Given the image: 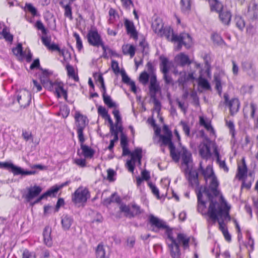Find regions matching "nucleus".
Segmentation results:
<instances>
[{"label": "nucleus", "instance_id": "nucleus-1", "mask_svg": "<svg viewBox=\"0 0 258 258\" xmlns=\"http://www.w3.org/2000/svg\"><path fill=\"white\" fill-rule=\"evenodd\" d=\"M175 154L178 156V160H173L178 162L181 158L182 164L186 166V168L184 170L186 178L188 180L189 185L193 188H196L198 190L197 191L198 202V210H203L206 207V202L202 200V187H200L198 173L196 170L189 169V164L191 161V154L184 147H182L180 149L177 150L175 149Z\"/></svg>", "mask_w": 258, "mask_h": 258}, {"label": "nucleus", "instance_id": "nucleus-2", "mask_svg": "<svg viewBox=\"0 0 258 258\" xmlns=\"http://www.w3.org/2000/svg\"><path fill=\"white\" fill-rule=\"evenodd\" d=\"M204 192L208 196L210 201L207 214L213 222L215 223L218 221L219 229L224 233L228 231L224 222L230 220L229 213L230 207L223 199L221 203L214 201L211 194L208 190L205 189Z\"/></svg>", "mask_w": 258, "mask_h": 258}, {"label": "nucleus", "instance_id": "nucleus-3", "mask_svg": "<svg viewBox=\"0 0 258 258\" xmlns=\"http://www.w3.org/2000/svg\"><path fill=\"white\" fill-rule=\"evenodd\" d=\"M156 33L161 36H164L168 40L174 43H177L176 50H180L182 46L186 48L190 47L192 44V38L188 33H181L179 35L174 34L173 29L170 27H163L162 25H158L154 28Z\"/></svg>", "mask_w": 258, "mask_h": 258}, {"label": "nucleus", "instance_id": "nucleus-4", "mask_svg": "<svg viewBox=\"0 0 258 258\" xmlns=\"http://www.w3.org/2000/svg\"><path fill=\"white\" fill-rule=\"evenodd\" d=\"M189 237L184 233L168 230L166 242L171 257H180L181 253L179 244H181L183 248L186 249L189 247Z\"/></svg>", "mask_w": 258, "mask_h": 258}, {"label": "nucleus", "instance_id": "nucleus-5", "mask_svg": "<svg viewBox=\"0 0 258 258\" xmlns=\"http://www.w3.org/2000/svg\"><path fill=\"white\" fill-rule=\"evenodd\" d=\"M41 82L43 87L50 91H52L57 96V98L63 96L67 100L68 97L67 92L63 88L61 82L50 81L47 77H41Z\"/></svg>", "mask_w": 258, "mask_h": 258}, {"label": "nucleus", "instance_id": "nucleus-6", "mask_svg": "<svg viewBox=\"0 0 258 258\" xmlns=\"http://www.w3.org/2000/svg\"><path fill=\"white\" fill-rule=\"evenodd\" d=\"M75 119L79 141L83 143L85 142L83 131L87 124V117L81 114L79 111H76Z\"/></svg>", "mask_w": 258, "mask_h": 258}, {"label": "nucleus", "instance_id": "nucleus-7", "mask_svg": "<svg viewBox=\"0 0 258 258\" xmlns=\"http://www.w3.org/2000/svg\"><path fill=\"white\" fill-rule=\"evenodd\" d=\"M149 222L152 229V231L158 232L160 229L165 230V234L167 235V231L168 230L173 231L166 223L165 221L159 219L151 215L149 216Z\"/></svg>", "mask_w": 258, "mask_h": 258}, {"label": "nucleus", "instance_id": "nucleus-8", "mask_svg": "<svg viewBox=\"0 0 258 258\" xmlns=\"http://www.w3.org/2000/svg\"><path fill=\"white\" fill-rule=\"evenodd\" d=\"M17 101L21 108H25L29 105L31 101L30 92L26 90H21L17 94Z\"/></svg>", "mask_w": 258, "mask_h": 258}, {"label": "nucleus", "instance_id": "nucleus-9", "mask_svg": "<svg viewBox=\"0 0 258 258\" xmlns=\"http://www.w3.org/2000/svg\"><path fill=\"white\" fill-rule=\"evenodd\" d=\"M89 197L88 189L79 187L73 195L72 200L76 204L85 203Z\"/></svg>", "mask_w": 258, "mask_h": 258}, {"label": "nucleus", "instance_id": "nucleus-10", "mask_svg": "<svg viewBox=\"0 0 258 258\" xmlns=\"http://www.w3.org/2000/svg\"><path fill=\"white\" fill-rule=\"evenodd\" d=\"M87 38L90 45L99 47L103 41L100 35L96 30H90L87 35Z\"/></svg>", "mask_w": 258, "mask_h": 258}, {"label": "nucleus", "instance_id": "nucleus-11", "mask_svg": "<svg viewBox=\"0 0 258 258\" xmlns=\"http://www.w3.org/2000/svg\"><path fill=\"white\" fill-rule=\"evenodd\" d=\"M172 136H166L163 135H160V141H161V144L168 146L170 150V156L173 160H178V156L175 154V147L171 141Z\"/></svg>", "mask_w": 258, "mask_h": 258}, {"label": "nucleus", "instance_id": "nucleus-12", "mask_svg": "<svg viewBox=\"0 0 258 258\" xmlns=\"http://www.w3.org/2000/svg\"><path fill=\"white\" fill-rule=\"evenodd\" d=\"M149 92L150 97L157 96V94L160 91V87L158 83L156 74H152L150 77Z\"/></svg>", "mask_w": 258, "mask_h": 258}, {"label": "nucleus", "instance_id": "nucleus-13", "mask_svg": "<svg viewBox=\"0 0 258 258\" xmlns=\"http://www.w3.org/2000/svg\"><path fill=\"white\" fill-rule=\"evenodd\" d=\"M26 189L27 192L24 195L23 197L27 202H30L34 198L37 197L42 191L41 187L37 185L27 187Z\"/></svg>", "mask_w": 258, "mask_h": 258}, {"label": "nucleus", "instance_id": "nucleus-14", "mask_svg": "<svg viewBox=\"0 0 258 258\" xmlns=\"http://www.w3.org/2000/svg\"><path fill=\"white\" fill-rule=\"evenodd\" d=\"M195 80L194 73H190L187 75L185 72H181L179 73V77L178 79L177 82L179 86L184 87L186 83L189 81H193Z\"/></svg>", "mask_w": 258, "mask_h": 258}, {"label": "nucleus", "instance_id": "nucleus-15", "mask_svg": "<svg viewBox=\"0 0 258 258\" xmlns=\"http://www.w3.org/2000/svg\"><path fill=\"white\" fill-rule=\"evenodd\" d=\"M2 38L7 41L12 42L13 35L10 33L9 28L4 23L0 22V39Z\"/></svg>", "mask_w": 258, "mask_h": 258}, {"label": "nucleus", "instance_id": "nucleus-16", "mask_svg": "<svg viewBox=\"0 0 258 258\" xmlns=\"http://www.w3.org/2000/svg\"><path fill=\"white\" fill-rule=\"evenodd\" d=\"M231 13L227 10H222L219 13V17L221 22L225 25L229 26L231 19Z\"/></svg>", "mask_w": 258, "mask_h": 258}, {"label": "nucleus", "instance_id": "nucleus-17", "mask_svg": "<svg viewBox=\"0 0 258 258\" xmlns=\"http://www.w3.org/2000/svg\"><path fill=\"white\" fill-rule=\"evenodd\" d=\"M11 171L14 174V175H34L36 173V171H25L21 167L17 166L12 163L11 167Z\"/></svg>", "mask_w": 258, "mask_h": 258}, {"label": "nucleus", "instance_id": "nucleus-18", "mask_svg": "<svg viewBox=\"0 0 258 258\" xmlns=\"http://www.w3.org/2000/svg\"><path fill=\"white\" fill-rule=\"evenodd\" d=\"M124 26L125 27L126 32L128 34H130L131 37L134 38H137L138 33L136 31L134 23L127 19H125L124 21Z\"/></svg>", "mask_w": 258, "mask_h": 258}, {"label": "nucleus", "instance_id": "nucleus-19", "mask_svg": "<svg viewBox=\"0 0 258 258\" xmlns=\"http://www.w3.org/2000/svg\"><path fill=\"white\" fill-rule=\"evenodd\" d=\"M72 3L69 2L67 0H61L59 2L60 6L64 10V15L70 20L73 19L72 9L71 7Z\"/></svg>", "mask_w": 258, "mask_h": 258}, {"label": "nucleus", "instance_id": "nucleus-20", "mask_svg": "<svg viewBox=\"0 0 258 258\" xmlns=\"http://www.w3.org/2000/svg\"><path fill=\"white\" fill-rule=\"evenodd\" d=\"M51 228L49 226H46L43 232V241L44 244L47 246L50 247L52 245V239L51 237Z\"/></svg>", "mask_w": 258, "mask_h": 258}, {"label": "nucleus", "instance_id": "nucleus-21", "mask_svg": "<svg viewBox=\"0 0 258 258\" xmlns=\"http://www.w3.org/2000/svg\"><path fill=\"white\" fill-rule=\"evenodd\" d=\"M199 153L203 158H209L211 156L210 146L205 143L201 144L199 147Z\"/></svg>", "mask_w": 258, "mask_h": 258}, {"label": "nucleus", "instance_id": "nucleus-22", "mask_svg": "<svg viewBox=\"0 0 258 258\" xmlns=\"http://www.w3.org/2000/svg\"><path fill=\"white\" fill-rule=\"evenodd\" d=\"M214 153L216 157V161L218 164L220 168L224 170L225 172L228 171V168L226 165L225 160H221L220 159V153L218 150V147L216 145L214 146Z\"/></svg>", "mask_w": 258, "mask_h": 258}, {"label": "nucleus", "instance_id": "nucleus-23", "mask_svg": "<svg viewBox=\"0 0 258 258\" xmlns=\"http://www.w3.org/2000/svg\"><path fill=\"white\" fill-rule=\"evenodd\" d=\"M242 165H238V172L236 174L237 177L239 180H243L246 176L247 168L244 158L242 160Z\"/></svg>", "mask_w": 258, "mask_h": 258}, {"label": "nucleus", "instance_id": "nucleus-24", "mask_svg": "<svg viewBox=\"0 0 258 258\" xmlns=\"http://www.w3.org/2000/svg\"><path fill=\"white\" fill-rule=\"evenodd\" d=\"M227 105L229 107L231 115H234L239 110L240 102L238 99L233 98L229 101Z\"/></svg>", "mask_w": 258, "mask_h": 258}, {"label": "nucleus", "instance_id": "nucleus-25", "mask_svg": "<svg viewBox=\"0 0 258 258\" xmlns=\"http://www.w3.org/2000/svg\"><path fill=\"white\" fill-rule=\"evenodd\" d=\"M191 0H180V9L182 13L187 15L188 14L191 9Z\"/></svg>", "mask_w": 258, "mask_h": 258}, {"label": "nucleus", "instance_id": "nucleus-26", "mask_svg": "<svg viewBox=\"0 0 258 258\" xmlns=\"http://www.w3.org/2000/svg\"><path fill=\"white\" fill-rule=\"evenodd\" d=\"M199 170L202 172V173L203 175L206 182H207L208 179H210L212 178V176H215L213 169L210 165L207 166L206 168L204 169L202 166V164L200 163Z\"/></svg>", "mask_w": 258, "mask_h": 258}, {"label": "nucleus", "instance_id": "nucleus-27", "mask_svg": "<svg viewBox=\"0 0 258 258\" xmlns=\"http://www.w3.org/2000/svg\"><path fill=\"white\" fill-rule=\"evenodd\" d=\"M210 183L209 185V189L211 192L215 196L219 195V191L217 190V188L219 185V182L215 176H212V178H210Z\"/></svg>", "mask_w": 258, "mask_h": 258}, {"label": "nucleus", "instance_id": "nucleus-28", "mask_svg": "<svg viewBox=\"0 0 258 258\" xmlns=\"http://www.w3.org/2000/svg\"><path fill=\"white\" fill-rule=\"evenodd\" d=\"M81 149L82 150V154L86 158H91L94 154V150L87 145L81 143Z\"/></svg>", "mask_w": 258, "mask_h": 258}, {"label": "nucleus", "instance_id": "nucleus-29", "mask_svg": "<svg viewBox=\"0 0 258 258\" xmlns=\"http://www.w3.org/2000/svg\"><path fill=\"white\" fill-rule=\"evenodd\" d=\"M61 223L63 229L68 230L73 223V218L68 215L63 216L62 217Z\"/></svg>", "mask_w": 258, "mask_h": 258}, {"label": "nucleus", "instance_id": "nucleus-30", "mask_svg": "<svg viewBox=\"0 0 258 258\" xmlns=\"http://www.w3.org/2000/svg\"><path fill=\"white\" fill-rule=\"evenodd\" d=\"M121 202L120 197L117 195L116 192L112 194L110 197L104 200V204L108 205L112 203H116L120 204Z\"/></svg>", "mask_w": 258, "mask_h": 258}, {"label": "nucleus", "instance_id": "nucleus-31", "mask_svg": "<svg viewBox=\"0 0 258 258\" xmlns=\"http://www.w3.org/2000/svg\"><path fill=\"white\" fill-rule=\"evenodd\" d=\"M102 92V97L104 103L109 107L112 108L116 107V103L114 102L111 97L106 94V90H101Z\"/></svg>", "mask_w": 258, "mask_h": 258}, {"label": "nucleus", "instance_id": "nucleus-32", "mask_svg": "<svg viewBox=\"0 0 258 258\" xmlns=\"http://www.w3.org/2000/svg\"><path fill=\"white\" fill-rule=\"evenodd\" d=\"M212 11H216L218 13L223 9L222 4L218 0H208Z\"/></svg>", "mask_w": 258, "mask_h": 258}, {"label": "nucleus", "instance_id": "nucleus-33", "mask_svg": "<svg viewBox=\"0 0 258 258\" xmlns=\"http://www.w3.org/2000/svg\"><path fill=\"white\" fill-rule=\"evenodd\" d=\"M122 52L125 55L129 54L131 57H133L135 54L136 48L132 45L128 44H124L122 46Z\"/></svg>", "mask_w": 258, "mask_h": 258}, {"label": "nucleus", "instance_id": "nucleus-34", "mask_svg": "<svg viewBox=\"0 0 258 258\" xmlns=\"http://www.w3.org/2000/svg\"><path fill=\"white\" fill-rule=\"evenodd\" d=\"M176 60L180 63L181 66H184L186 64H189L191 61L188 56L183 53H181L176 57Z\"/></svg>", "mask_w": 258, "mask_h": 258}, {"label": "nucleus", "instance_id": "nucleus-35", "mask_svg": "<svg viewBox=\"0 0 258 258\" xmlns=\"http://www.w3.org/2000/svg\"><path fill=\"white\" fill-rule=\"evenodd\" d=\"M131 159L134 160V162H136L137 161L138 162L139 164H141L142 159V149L140 148H137L135 151L131 154Z\"/></svg>", "mask_w": 258, "mask_h": 258}, {"label": "nucleus", "instance_id": "nucleus-36", "mask_svg": "<svg viewBox=\"0 0 258 258\" xmlns=\"http://www.w3.org/2000/svg\"><path fill=\"white\" fill-rule=\"evenodd\" d=\"M120 212L124 213L126 217L132 218H133V214L132 213L131 210L128 206L124 204H120L119 206Z\"/></svg>", "mask_w": 258, "mask_h": 258}, {"label": "nucleus", "instance_id": "nucleus-37", "mask_svg": "<svg viewBox=\"0 0 258 258\" xmlns=\"http://www.w3.org/2000/svg\"><path fill=\"white\" fill-rule=\"evenodd\" d=\"M97 258H108L106 255V252L103 245L99 244L97 247L96 250Z\"/></svg>", "mask_w": 258, "mask_h": 258}, {"label": "nucleus", "instance_id": "nucleus-38", "mask_svg": "<svg viewBox=\"0 0 258 258\" xmlns=\"http://www.w3.org/2000/svg\"><path fill=\"white\" fill-rule=\"evenodd\" d=\"M112 113L116 119V126H117L118 124L121 122V117L120 115L119 111L118 109H114L112 111ZM116 127L118 128L119 131L121 132L122 131L121 126H116Z\"/></svg>", "mask_w": 258, "mask_h": 258}, {"label": "nucleus", "instance_id": "nucleus-39", "mask_svg": "<svg viewBox=\"0 0 258 258\" xmlns=\"http://www.w3.org/2000/svg\"><path fill=\"white\" fill-rule=\"evenodd\" d=\"M234 20L236 27L239 30H242L245 27V23L242 18L240 16H236Z\"/></svg>", "mask_w": 258, "mask_h": 258}, {"label": "nucleus", "instance_id": "nucleus-40", "mask_svg": "<svg viewBox=\"0 0 258 258\" xmlns=\"http://www.w3.org/2000/svg\"><path fill=\"white\" fill-rule=\"evenodd\" d=\"M168 60L166 58L162 59L161 63V70L162 73L164 74L168 73L169 68L168 67Z\"/></svg>", "mask_w": 258, "mask_h": 258}, {"label": "nucleus", "instance_id": "nucleus-41", "mask_svg": "<svg viewBox=\"0 0 258 258\" xmlns=\"http://www.w3.org/2000/svg\"><path fill=\"white\" fill-rule=\"evenodd\" d=\"M150 76L146 72H142L139 77L140 82L144 85H146L148 82Z\"/></svg>", "mask_w": 258, "mask_h": 258}, {"label": "nucleus", "instance_id": "nucleus-42", "mask_svg": "<svg viewBox=\"0 0 258 258\" xmlns=\"http://www.w3.org/2000/svg\"><path fill=\"white\" fill-rule=\"evenodd\" d=\"M66 69L67 70L68 75L70 77L73 78L76 81L79 80L78 77H76L74 69L72 66L68 64L66 66Z\"/></svg>", "mask_w": 258, "mask_h": 258}, {"label": "nucleus", "instance_id": "nucleus-43", "mask_svg": "<svg viewBox=\"0 0 258 258\" xmlns=\"http://www.w3.org/2000/svg\"><path fill=\"white\" fill-rule=\"evenodd\" d=\"M152 99L154 104V109L158 113H159L161 110V103L159 100L157 98V96L154 97H151Z\"/></svg>", "mask_w": 258, "mask_h": 258}, {"label": "nucleus", "instance_id": "nucleus-44", "mask_svg": "<svg viewBox=\"0 0 258 258\" xmlns=\"http://www.w3.org/2000/svg\"><path fill=\"white\" fill-rule=\"evenodd\" d=\"M26 10L30 12L32 16H35L37 15L36 9L30 3H26L25 4Z\"/></svg>", "mask_w": 258, "mask_h": 258}, {"label": "nucleus", "instance_id": "nucleus-45", "mask_svg": "<svg viewBox=\"0 0 258 258\" xmlns=\"http://www.w3.org/2000/svg\"><path fill=\"white\" fill-rule=\"evenodd\" d=\"M59 190L58 188H57L56 185L53 186L51 187L49 190H48L46 192L44 193V195L46 198L48 196H54L55 194Z\"/></svg>", "mask_w": 258, "mask_h": 258}, {"label": "nucleus", "instance_id": "nucleus-46", "mask_svg": "<svg viewBox=\"0 0 258 258\" xmlns=\"http://www.w3.org/2000/svg\"><path fill=\"white\" fill-rule=\"evenodd\" d=\"M74 37L75 38L76 40V46L78 49L80 51L83 48V43L79 35L76 32L74 33L73 34Z\"/></svg>", "mask_w": 258, "mask_h": 258}, {"label": "nucleus", "instance_id": "nucleus-47", "mask_svg": "<svg viewBox=\"0 0 258 258\" xmlns=\"http://www.w3.org/2000/svg\"><path fill=\"white\" fill-rule=\"evenodd\" d=\"M35 27L38 30H41L43 35H46L47 31L41 21L38 20L36 21L35 23Z\"/></svg>", "mask_w": 258, "mask_h": 258}, {"label": "nucleus", "instance_id": "nucleus-48", "mask_svg": "<svg viewBox=\"0 0 258 258\" xmlns=\"http://www.w3.org/2000/svg\"><path fill=\"white\" fill-rule=\"evenodd\" d=\"M139 47L141 48V49L143 53L146 54L147 53V51L148 50V45L145 39H143L140 42Z\"/></svg>", "mask_w": 258, "mask_h": 258}, {"label": "nucleus", "instance_id": "nucleus-49", "mask_svg": "<svg viewBox=\"0 0 258 258\" xmlns=\"http://www.w3.org/2000/svg\"><path fill=\"white\" fill-rule=\"evenodd\" d=\"M199 85L204 89L209 90L211 88L208 81L204 78H201L199 80Z\"/></svg>", "mask_w": 258, "mask_h": 258}, {"label": "nucleus", "instance_id": "nucleus-50", "mask_svg": "<svg viewBox=\"0 0 258 258\" xmlns=\"http://www.w3.org/2000/svg\"><path fill=\"white\" fill-rule=\"evenodd\" d=\"M22 258H36V256L34 252L25 249L23 252Z\"/></svg>", "mask_w": 258, "mask_h": 258}, {"label": "nucleus", "instance_id": "nucleus-51", "mask_svg": "<svg viewBox=\"0 0 258 258\" xmlns=\"http://www.w3.org/2000/svg\"><path fill=\"white\" fill-rule=\"evenodd\" d=\"M22 136L24 140L26 141L31 140L33 142V139L31 133L27 132L26 130H23Z\"/></svg>", "mask_w": 258, "mask_h": 258}, {"label": "nucleus", "instance_id": "nucleus-52", "mask_svg": "<svg viewBox=\"0 0 258 258\" xmlns=\"http://www.w3.org/2000/svg\"><path fill=\"white\" fill-rule=\"evenodd\" d=\"M132 210H131V211L132 213L133 214V217L141 213L140 207L137 205L135 204H133L132 206Z\"/></svg>", "mask_w": 258, "mask_h": 258}, {"label": "nucleus", "instance_id": "nucleus-53", "mask_svg": "<svg viewBox=\"0 0 258 258\" xmlns=\"http://www.w3.org/2000/svg\"><path fill=\"white\" fill-rule=\"evenodd\" d=\"M180 123L182 126V130H183L184 133H185V134L187 136H189L190 127H189V126L188 125V124L187 123H186L183 121H181Z\"/></svg>", "mask_w": 258, "mask_h": 258}, {"label": "nucleus", "instance_id": "nucleus-54", "mask_svg": "<svg viewBox=\"0 0 258 258\" xmlns=\"http://www.w3.org/2000/svg\"><path fill=\"white\" fill-rule=\"evenodd\" d=\"M226 125L230 130V133L233 138L235 135V126L232 121H226Z\"/></svg>", "mask_w": 258, "mask_h": 258}, {"label": "nucleus", "instance_id": "nucleus-55", "mask_svg": "<svg viewBox=\"0 0 258 258\" xmlns=\"http://www.w3.org/2000/svg\"><path fill=\"white\" fill-rule=\"evenodd\" d=\"M98 113L103 118L107 116L109 114L106 109L102 106H99L98 108Z\"/></svg>", "mask_w": 258, "mask_h": 258}, {"label": "nucleus", "instance_id": "nucleus-56", "mask_svg": "<svg viewBox=\"0 0 258 258\" xmlns=\"http://www.w3.org/2000/svg\"><path fill=\"white\" fill-rule=\"evenodd\" d=\"M59 54L63 57L64 60L67 61L68 59L71 58L70 53L65 49H62L59 52Z\"/></svg>", "mask_w": 258, "mask_h": 258}, {"label": "nucleus", "instance_id": "nucleus-57", "mask_svg": "<svg viewBox=\"0 0 258 258\" xmlns=\"http://www.w3.org/2000/svg\"><path fill=\"white\" fill-rule=\"evenodd\" d=\"M148 185L150 187L152 193L156 196L158 199L159 198V191L155 185L151 182H149Z\"/></svg>", "mask_w": 258, "mask_h": 258}, {"label": "nucleus", "instance_id": "nucleus-58", "mask_svg": "<svg viewBox=\"0 0 258 258\" xmlns=\"http://www.w3.org/2000/svg\"><path fill=\"white\" fill-rule=\"evenodd\" d=\"M120 73H121V75L122 76V82L124 83H125V84L128 85L131 82H132V81H131L130 78L126 75L124 70H121L120 71Z\"/></svg>", "mask_w": 258, "mask_h": 258}, {"label": "nucleus", "instance_id": "nucleus-59", "mask_svg": "<svg viewBox=\"0 0 258 258\" xmlns=\"http://www.w3.org/2000/svg\"><path fill=\"white\" fill-rule=\"evenodd\" d=\"M42 43L47 47L51 44V38L46 36H42L41 38Z\"/></svg>", "mask_w": 258, "mask_h": 258}, {"label": "nucleus", "instance_id": "nucleus-60", "mask_svg": "<svg viewBox=\"0 0 258 258\" xmlns=\"http://www.w3.org/2000/svg\"><path fill=\"white\" fill-rule=\"evenodd\" d=\"M163 79L166 85H173V81L168 73L163 74Z\"/></svg>", "mask_w": 258, "mask_h": 258}, {"label": "nucleus", "instance_id": "nucleus-61", "mask_svg": "<svg viewBox=\"0 0 258 258\" xmlns=\"http://www.w3.org/2000/svg\"><path fill=\"white\" fill-rule=\"evenodd\" d=\"M215 88L217 90L218 94L221 95L222 93V86L220 79L218 78L215 79Z\"/></svg>", "mask_w": 258, "mask_h": 258}, {"label": "nucleus", "instance_id": "nucleus-62", "mask_svg": "<svg viewBox=\"0 0 258 258\" xmlns=\"http://www.w3.org/2000/svg\"><path fill=\"white\" fill-rule=\"evenodd\" d=\"M74 163L81 167H84L86 165V160L84 159H76Z\"/></svg>", "mask_w": 258, "mask_h": 258}, {"label": "nucleus", "instance_id": "nucleus-63", "mask_svg": "<svg viewBox=\"0 0 258 258\" xmlns=\"http://www.w3.org/2000/svg\"><path fill=\"white\" fill-rule=\"evenodd\" d=\"M13 51L14 53L16 55H20L21 56L23 55V51H22V47L21 44H19L15 48L13 49Z\"/></svg>", "mask_w": 258, "mask_h": 258}, {"label": "nucleus", "instance_id": "nucleus-64", "mask_svg": "<svg viewBox=\"0 0 258 258\" xmlns=\"http://www.w3.org/2000/svg\"><path fill=\"white\" fill-rule=\"evenodd\" d=\"M135 162H134V160L132 159L127 161L126 164L129 171L133 172L135 168Z\"/></svg>", "mask_w": 258, "mask_h": 258}]
</instances>
